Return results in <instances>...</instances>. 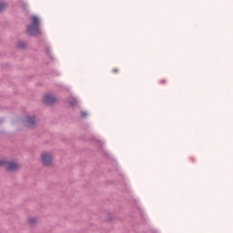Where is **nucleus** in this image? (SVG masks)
I'll return each instance as SVG.
<instances>
[{"label": "nucleus", "instance_id": "9d476101", "mask_svg": "<svg viewBox=\"0 0 233 233\" xmlns=\"http://www.w3.org/2000/svg\"><path fill=\"white\" fill-rule=\"evenodd\" d=\"M81 116L82 117H86V112H81Z\"/></svg>", "mask_w": 233, "mask_h": 233}, {"label": "nucleus", "instance_id": "0eeeda50", "mask_svg": "<svg viewBox=\"0 0 233 233\" xmlns=\"http://www.w3.org/2000/svg\"><path fill=\"white\" fill-rule=\"evenodd\" d=\"M36 222H37V220L35 218H28V224L29 225H35Z\"/></svg>", "mask_w": 233, "mask_h": 233}, {"label": "nucleus", "instance_id": "1a4fd4ad", "mask_svg": "<svg viewBox=\"0 0 233 233\" xmlns=\"http://www.w3.org/2000/svg\"><path fill=\"white\" fill-rule=\"evenodd\" d=\"M112 72H113L114 74H117V73L119 72V69L115 68V69L112 70Z\"/></svg>", "mask_w": 233, "mask_h": 233}, {"label": "nucleus", "instance_id": "7ed1b4c3", "mask_svg": "<svg viewBox=\"0 0 233 233\" xmlns=\"http://www.w3.org/2000/svg\"><path fill=\"white\" fill-rule=\"evenodd\" d=\"M40 160L44 167H50V165H52V161H54V157H52V154L44 152L41 154Z\"/></svg>", "mask_w": 233, "mask_h": 233}, {"label": "nucleus", "instance_id": "39448f33", "mask_svg": "<svg viewBox=\"0 0 233 233\" xmlns=\"http://www.w3.org/2000/svg\"><path fill=\"white\" fill-rule=\"evenodd\" d=\"M26 127H34L35 118L34 116H27L25 120Z\"/></svg>", "mask_w": 233, "mask_h": 233}, {"label": "nucleus", "instance_id": "6e6552de", "mask_svg": "<svg viewBox=\"0 0 233 233\" xmlns=\"http://www.w3.org/2000/svg\"><path fill=\"white\" fill-rule=\"evenodd\" d=\"M5 8H6V5L3 2H0V12H2V10H5Z\"/></svg>", "mask_w": 233, "mask_h": 233}, {"label": "nucleus", "instance_id": "423d86ee", "mask_svg": "<svg viewBox=\"0 0 233 233\" xmlns=\"http://www.w3.org/2000/svg\"><path fill=\"white\" fill-rule=\"evenodd\" d=\"M68 105H70V106H76V105H77V100L74 97H71L68 100Z\"/></svg>", "mask_w": 233, "mask_h": 233}, {"label": "nucleus", "instance_id": "f257e3e1", "mask_svg": "<svg viewBox=\"0 0 233 233\" xmlns=\"http://www.w3.org/2000/svg\"><path fill=\"white\" fill-rule=\"evenodd\" d=\"M27 32L30 35H37V34H41L39 18L37 16H31V25L27 26Z\"/></svg>", "mask_w": 233, "mask_h": 233}, {"label": "nucleus", "instance_id": "20e7f679", "mask_svg": "<svg viewBox=\"0 0 233 233\" xmlns=\"http://www.w3.org/2000/svg\"><path fill=\"white\" fill-rule=\"evenodd\" d=\"M43 101L45 105H53V103H56V98L52 95H46L44 96Z\"/></svg>", "mask_w": 233, "mask_h": 233}, {"label": "nucleus", "instance_id": "f8f14e48", "mask_svg": "<svg viewBox=\"0 0 233 233\" xmlns=\"http://www.w3.org/2000/svg\"><path fill=\"white\" fill-rule=\"evenodd\" d=\"M160 83H167V81L166 80H161Z\"/></svg>", "mask_w": 233, "mask_h": 233}, {"label": "nucleus", "instance_id": "f03ea898", "mask_svg": "<svg viewBox=\"0 0 233 233\" xmlns=\"http://www.w3.org/2000/svg\"><path fill=\"white\" fill-rule=\"evenodd\" d=\"M0 167H5L10 172H15L19 168L17 162H7L6 160H0Z\"/></svg>", "mask_w": 233, "mask_h": 233}, {"label": "nucleus", "instance_id": "9b49d317", "mask_svg": "<svg viewBox=\"0 0 233 233\" xmlns=\"http://www.w3.org/2000/svg\"><path fill=\"white\" fill-rule=\"evenodd\" d=\"M19 48H25V46H21V44L18 45Z\"/></svg>", "mask_w": 233, "mask_h": 233}]
</instances>
